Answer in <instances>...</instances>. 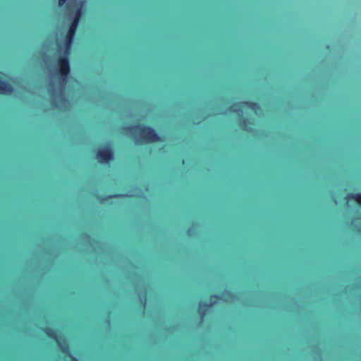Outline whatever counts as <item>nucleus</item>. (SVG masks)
Here are the masks:
<instances>
[{"label":"nucleus","mask_w":361,"mask_h":361,"mask_svg":"<svg viewBox=\"0 0 361 361\" xmlns=\"http://www.w3.org/2000/svg\"><path fill=\"white\" fill-rule=\"evenodd\" d=\"M66 1H67V0H59V1H58L59 6H63L66 4Z\"/></svg>","instance_id":"f8f14e48"},{"label":"nucleus","mask_w":361,"mask_h":361,"mask_svg":"<svg viewBox=\"0 0 361 361\" xmlns=\"http://www.w3.org/2000/svg\"><path fill=\"white\" fill-rule=\"evenodd\" d=\"M219 297L218 295L212 294L209 295V302H200L197 310L198 314L201 319H204L207 316L208 310L218 302Z\"/></svg>","instance_id":"7ed1b4c3"},{"label":"nucleus","mask_w":361,"mask_h":361,"mask_svg":"<svg viewBox=\"0 0 361 361\" xmlns=\"http://www.w3.org/2000/svg\"><path fill=\"white\" fill-rule=\"evenodd\" d=\"M139 130L138 135H135L134 138L137 143H154L161 140V137L156 130L149 126L135 125L129 126L123 128L126 133H132L133 130Z\"/></svg>","instance_id":"f03ea898"},{"label":"nucleus","mask_w":361,"mask_h":361,"mask_svg":"<svg viewBox=\"0 0 361 361\" xmlns=\"http://www.w3.org/2000/svg\"><path fill=\"white\" fill-rule=\"evenodd\" d=\"M252 123L250 121V119L247 117L242 116L238 120L239 126L241 128L242 130L247 132H250L252 130Z\"/></svg>","instance_id":"0eeeda50"},{"label":"nucleus","mask_w":361,"mask_h":361,"mask_svg":"<svg viewBox=\"0 0 361 361\" xmlns=\"http://www.w3.org/2000/svg\"><path fill=\"white\" fill-rule=\"evenodd\" d=\"M237 106L240 111H243V109H247L253 112H257L260 109L259 105L257 103L252 101L239 102L237 104Z\"/></svg>","instance_id":"39448f33"},{"label":"nucleus","mask_w":361,"mask_h":361,"mask_svg":"<svg viewBox=\"0 0 361 361\" xmlns=\"http://www.w3.org/2000/svg\"><path fill=\"white\" fill-rule=\"evenodd\" d=\"M348 199H351L361 206V193H350L347 195Z\"/></svg>","instance_id":"9d476101"},{"label":"nucleus","mask_w":361,"mask_h":361,"mask_svg":"<svg viewBox=\"0 0 361 361\" xmlns=\"http://www.w3.org/2000/svg\"><path fill=\"white\" fill-rule=\"evenodd\" d=\"M76 30L71 28L68 29L65 35L63 50L66 54L65 56H59L57 59L56 72L62 80H66L71 72V66L68 55L69 54L71 46L75 36Z\"/></svg>","instance_id":"f257e3e1"},{"label":"nucleus","mask_w":361,"mask_h":361,"mask_svg":"<svg viewBox=\"0 0 361 361\" xmlns=\"http://www.w3.org/2000/svg\"><path fill=\"white\" fill-rule=\"evenodd\" d=\"M42 331L49 338L55 341L57 340V334L53 329L50 327H44L43 328Z\"/></svg>","instance_id":"6e6552de"},{"label":"nucleus","mask_w":361,"mask_h":361,"mask_svg":"<svg viewBox=\"0 0 361 361\" xmlns=\"http://www.w3.org/2000/svg\"><path fill=\"white\" fill-rule=\"evenodd\" d=\"M80 12H78L77 14L75 15V16L74 17L73 20L71 23V24L69 25V28L77 30V27H78L79 20H80Z\"/></svg>","instance_id":"1a4fd4ad"},{"label":"nucleus","mask_w":361,"mask_h":361,"mask_svg":"<svg viewBox=\"0 0 361 361\" xmlns=\"http://www.w3.org/2000/svg\"><path fill=\"white\" fill-rule=\"evenodd\" d=\"M114 151L109 145L97 149L96 152V158L100 164H109L114 159Z\"/></svg>","instance_id":"20e7f679"},{"label":"nucleus","mask_w":361,"mask_h":361,"mask_svg":"<svg viewBox=\"0 0 361 361\" xmlns=\"http://www.w3.org/2000/svg\"><path fill=\"white\" fill-rule=\"evenodd\" d=\"M61 351L64 354V355H67L69 357H71L72 355L71 354L69 353V348L67 345H63L61 347Z\"/></svg>","instance_id":"9b49d317"},{"label":"nucleus","mask_w":361,"mask_h":361,"mask_svg":"<svg viewBox=\"0 0 361 361\" xmlns=\"http://www.w3.org/2000/svg\"><path fill=\"white\" fill-rule=\"evenodd\" d=\"M14 88L8 81L0 79V94L11 95Z\"/></svg>","instance_id":"423d86ee"}]
</instances>
